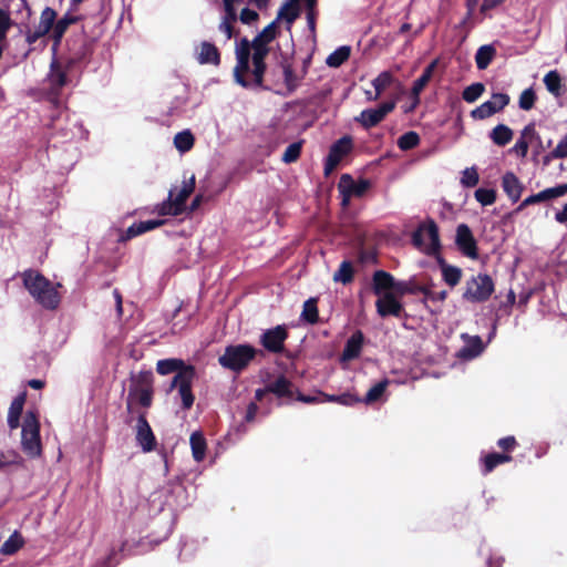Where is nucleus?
Wrapping results in <instances>:
<instances>
[{"mask_svg": "<svg viewBox=\"0 0 567 567\" xmlns=\"http://www.w3.org/2000/svg\"><path fill=\"white\" fill-rule=\"evenodd\" d=\"M72 70L68 63L58 56H52L49 72L43 81L42 95L56 110L65 104L64 89L71 84L69 72Z\"/></svg>", "mask_w": 567, "mask_h": 567, "instance_id": "f257e3e1", "label": "nucleus"}, {"mask_svg": "<svg viewBox=\"0 0 567 567\" xmlns=\"http://www.w3.org/2000/svg\"><path fill=\"white\" fill-rule=\"evenodd\" d=\"M22 281L24 288L28 290L30 296L43 309H58L61 302V296L58 291V287H61V284L54 285L41 272L33 270L24 271L22 276Z\"/></svg>", "mask_w": 567, "mask_h": 567, "instance_id": "f03ea898", "label": "nucleus"}, {"mask_svg": "<svg viewBox=\"0 0 567 567\" xmlns=\"http://www.w3.org/2000/svg\"><path fill=\"white\" fill-rule=\"evenodd\" d=\"M411 243L417 248L422 249L427 256L435 258L440 271L450 267L445 258L441 255V240L439 226L432 218H427L421 223L411 234Z\"/></svg>", "mask_w": 567, "mask_h": 567, "instance_id": "7ed1b4c3", "label": "nucleus"}, {"mask_svg": "<svg viewBox=\"0 0 567 567\" xmlns=\"http://www.w3.org/2000/svg\"><path fill=\"white\" fill-rule=\"evenodd\" d=\"M260 353H262L261 350L248 342L231 343L225 347L224 353L218 358V363L224 369L240 374Z\"/></svg>", "mask_w": 567, "mask_h": 567, "instance_id": "20e7f679", "label": "nucleus"}, {"mask_svg": "<svg viewBox=\"0 0 567 567\" xmlns=\"http://www.w3.org/2000/svg\"><path fill=\"white\" fill-rule=\"evenodd\" d=\"M254 52L250 53V72L244 73V80L247 85H240L248 90H269L264 84L265 74L267 71L266 56L269 53V48L265 43H256L252 41Z\"/></svg>", "mask_w": 567, "mask_h": 567, "instance_id": "39448f33", "label": "nucleus"}, {"mask_svg": "<svg viewBox=\"0 0 567 567\" xmlns=\"http://www.w3.org/2000/svg\"><path fill=\"white\" fill-rule=\"evenodd\" d=\"M494 290L493 278L487 274L480 272L466 280L462 298L471 303H482L491 298Z\"/></svg>", "mask_w": 567, "mask_h": 567, "instance_id": "423d86ee", "label": "nucleus"}, {"mask_svg": "<svg viewBox=\"0 0 567 567\" xmlns=\"http://www.w3.org/2000/svg\"><path fill=\"white\" fill-rule=\"evenodd\" d=\"M287 324H277L276 327L264 330L259 337V343L269 353L281 354L285 352V342L288 339Z\"/></svg>", "mask_w": 567, "mask_h": 567, "instance_id": "0eeeda50", "label": "nucleus"}, {"mask_svg": "<svg viewBox=\"0 0 567 567\" xmlns=\"http://www.w3.org/2000/svg\"><path fill=\"white\" fill-rule=\"evenodd\" d=\"M353 148V141L350 135H343L342 137L334 141L329 153L324 158L323 173L329 176L340 164V162L351 153Z\"/></svg>", "mask_w": 567, "mask_h": 567, "instance_id": "6e6552de", "label": "nucleus"}, {"mask_svg": "<svg viewBox=\"0 0 567 567\" xmlns=\"http://www.w3.org/2000/svg\"><path fill=\"white\" fill-rule=\"evenodd\" d=\"M163 494L165 496L164 505L172 512H176L189 505L187 491L178 476L168 481L163 488Z\"/></svg>", "mask_w": 567, "mask_h": 567, "instance_id": "1a4fd4ad", "label": "nucleus"}, {"mask_svg": "<svg viewBox=\"0 0 567 567\" xmlns=\"http://www.w3.org/2000/svg\"><path fill=\"white\" fill-rule=\"evenodd\" d=\"M250 48H252V40L249 41L246 37L241 38L236 44V66L233 73L234 81L238 85H247L244 73L250 72Z\"/></svg>", "mask_w": 567, "mask_h": 567, "instance_id": "9d476101", "label": "nucleus"}, {"mask_svg": "<svg viewBox=\"0 0 567 567\" xmlns=\"http://www.w3.org/2000/svg\"><path fill=\"white\" fill-rule=\"evenodd\" d=\"M394 109V101H384L375 107L364 109L358 116L354 117V121L358 122L363 128L369 130L380 124Z\"/></svg>", "mask_w": 567, "mask_h": 567, "instance_id": "9b49d317", "label": "nucleus"}, {"mask_svg": "<svg viewBox=\"0 0 567 567\" xmlns=\"http://www.w3.org/2000/svg\"><path fill=\"white\" fill-rule=\"evenodd\" d=\"M455 245L464 256L471 259L478 258L477 241L467 224L457 225Z\"/></svg>", "mask_w": 567, "mask_h": 567, "instance_id": "f8f14e48", "label": "nucleus"}, {"mask_svg": "<svg viewBox=\"0 0 567 567\" xmlns=\"http://www.w3.org/2000/svg\"><path fill=\"white\" fill-rule=\"evenodd\" d=\"M377 313L381 318H401L405 315L404 303L396 293L381 296L375 301Z\"/></svg>", "mask_w": 567, "mask_h": 567, "instance_id": "ddd939ff", "label": "nucleus"}, {"mask_svg": "<svg viewBox=\"0 0 567 567\" xmlns=\"http://www.w3.org/2000/svg\"><path fill=\"white\" fill-rule=\"evenodd\" d=\"M135 440L144 453H150L156 449L155 434L144 413L137 416Z\"/></svg>", "mask_w": 567, "mask_h": 567, "instance_id": "4468645a", "label": "nucleus"}, {"mask_svg": "<svg viewBox=\"0 0 567 567\" xmlns=\"http://www.w3.org/2000/svg\"><path fill=\"white\" fill-rule=\"evenodd\" d=\"M461 339L464 342V346L456 352V358L460 360H473L480 357L486 348V343H484L482 338L477 334L472 336L463 332L461 334Z\"/></svg>", "mask_w": 567, "mask_h": 567, "instance_id": "2eb2a0df", "label": "nucleus"}, {"mask_svg": "<svg viewBox=\"0 0 567 567\" xmlns=\"http://www.w3.org/2000/svg\"><path fill=\"white\" fill-rule=\"evenodd\" d=\"M492 99H498L499 105H496V103H494L492 101H486V102L482 103L480 106H477L476 109L472 110L471 116L474 120H485V118L498 113L503 109H505L509 104V101H511L509 95L507 93H503V92L493 93Z\"/></svg>", "mask_w": 567, "mask_h": 567, "instance_id": "dca6fc26", "label": "nucleus"}, {"mask_svg": "<svg viewBox=\"0 0 567 567\" xmlns=\"http://www.w3.org/2000/svg\"><path fill=\"white\" fill-rule=\"evenodd\" d=\"M396 279L390 272L378 269L373 272L371 279V289L378 298L388 293H395Z\"/></svg>", "mask_w": 567, "mask_h": 567, "instance_id": "f3484780", "label": "nucleus"}, {"mask_svg": "<svg viewBox=\"0 0 567 567\" xmlns=\"http://www.w3.org/2000/svg\"><path fill=\"white\" fill-rule=\"evenodd\" d=\"M365 336L361 330H355L346 341L340 354V362L346 363L358 359L365 343Z\"/></svg>", "mask_w": 567, "mask_h": 567, "instance_id": "a211bd4d", "label": "nucleus"}, {"mask_svg": "<svg viewBox=\"0 0 567 567\" xmlns=\"http://www.w3.org/2000/svg\"><path fill=\"white\" fill-rule=\"evenodd\" d=\"M371 187L368 178H359L355 181L350 174L346 173L340 176L338 190L347 192L351 196L362 197Z\"/></svg>", "mask_w": 567, "mask_h": 567, "instance_id": "6ab92c4d", "label": "nucleus"}, {"mask_svg": "<svg viewBox=\"0 0 567 567\" xmlns=\"http://www.w3.org/2000/svg\"><path fill=\"white\" fill-rule=\"evenodd\" d=\"M567 194V183L557 184L553 187L545 188L536 194L526 197V204H539L556 199Z\"/></svg>", "mask_w": 567, "mask_h": 567, "instance_id": "aec40b11", "label": "nucleus"}, {"mask_svg": "<svg viewBox=\"0 0 567 567\" xmlns=\"http://www.w3.org/2000/svg\"><path fill=\"white\" fill-rule=\"evenodd\" d=\"M502 187L504 193L513 203H517L524 190V185L518 177L511 171L502 176Z\"/></svg>", "mask_w": 567, "mask_h": 567, "instance_id": "412c9836", "label": "nucleus"}, {"mask_svg": "<svg viewBox=\"0 0 567 567\" xmlns=\"http://www.w3.org/2000/svg\"><path fill=\"white\" fill-rule=\"evenodd\" d=\"M267 390L278 399L291 400L293 395L292 382L285 374H279L274 381L268 382Z\"/></svg>", "mask_w": 567, "mask_h": 567, "instance_id": "4be33fe9", "label": "nucleus"}, {"mask_svg": "<svg viewBox=\"0 0 567 567\" xmlns=\"http://www.w3.org/2000/svg\"><path fill=\"white\" fill-rule=\"evenodd\" d=\"M391 383V380L388 378H383L377 383H374L365 393L363 398H360L361 403H364L367 405H372L377 402H384L386 401V389L389 384Z\"/></svg>", "mask_w": 567, "mask_h": 567, "instance_id": "5701e85b", "label": "nucleus"}, {"mask_svg": "<svg viewBox=\"0 0 567 567\" xmlns=\"http://www.w3.org/2000/svg\"><path fill=\"white\" fill-rule=\"evenodd\" d=\"M21 445L29 457L34 458L40 456L42 452L40 431H21Z\"/></svg>", "mask_w": 567, "mask_h": 567, "instance_id": "b1692460", "label": "nucleus"}, {"mask_svg": "<svg viewBox=\"0 0 567 567\" xmlns=\"http://www.w3.org/2000/svg\"><path fill=\"white\" fill-rule=\"evenodd\" d=\"M164 220L163 219H147V220H140V221H136V223H133L125 231L124 236L122 237V239L124 240H128V239H132L136 236H140L144 233H147L150 230H153V229H156L158 227H161L162 225H164Z\"/></svg>", "mask_w": 567, "mask_h": 567, "instance_id": "393cba45", "label": "nucleus"}, {"mask_svg": "<svg viewBox=\"0 0 567 567\" xmlns=\"http://www.w3.org/2000/svg\"><path fill=\"white\" fill-rule=\"evenodd\" d=\"M440 64V58L432 60L423 70L422 74L413 82L411 87L412 95H421L422 91L432 80L434 72Z\"/></svg>", "mask_w": 567, "mask_h": 567, "instance_id": "a878e982", "label": "nucleus"}, {"mask_svg": "<svg viewBox=\"0 0 567 567\" xmlns=\"http://www.w3.org/2000/svg\"><path fill=\"white\" fill-rule=\"evenodd\" d=\"M197 61L199 64L219 65L220 52L214 43L209 41H203L200 43V50L197 54Z\"/></svg>", "mask_w": 567, "mask_h": 567, "instance_id": "bb28decb", "label": "nucleus"}, {"mask_svg": "<svg viewBox=\"0 0 567 567\" xmlns=\"http://www.w3.org/2000/svg\"><path fill=\"white\" fill-rule=\"evenodd\" d=\"M153 388H130L127 395V410H132V400H136L142 406L150 408L153 401Z\"/></svg>", "mask_w": 567, "mask_h": 567, "instance_id": "cd10ccee", "label": "nucleus"}, {"mask_svg": "<svg viewBox=\"0 0 567 567\" xmlns=\"http://www.w3.org/2000/svg\"><path fill=\"white\" fill-rule=\"evenodd\" d=\"M25 392L19 394L14 398V400L11 402V405L9 408L8 412V426L13 430L18 429L20 426V417L23 411L24 402H25Z\"/></svg>", "mask_w": 567, "mask_h": 567, "instance_id": "c85d7f7f", "label": "nucleus"}, {"mask_svg": "<svg viewBox=\"0 0 567 567\" xmlns=\"http://www.w3.org/2000/svg\"><path fill=\"white\" fill-rule=\"evenodd\" d=\"M543 82L547 89V91L553 94L555 97H560L565 93V85L563 83V78L557 70L548 71Z\"/></svg>", "mask_w": 567, "mask_h": 567, "instance_id": "c756f323", "label": "nucleus"}, {"mask_svg": "<svg viewBox=\"0 0 567 567\" xmlns=\"http://www.w3.org/2000/svg\"><path fill=\"white\" fill-rule=\"evenodd\" d=\"M298 0H287L281 7L280 9L278 10V13H277V18L275 20H277V23L280 21V20H284L286 23H287V28L290 29V27L292 25V23L300 17L301 14V9L296 6L293 8H290L292 6V3H297Z\"/></svg>", "mask_w": 567, "mask_h": 567, "instance_id": "7c9ffc66", "label": "nucleus"}, {"mask_svg": "<svg viewBox=\"0 0 567 567\" xmlns=\"http://www.w3.org/2000/svg\"><path fill=\"white\" fill-rule=\"evenodd\" d=\"M189 444L193 458L202 462L206 457L207 442L202 431H195L190 434Z\"/></svg>", "mask_w": 567, "mask_h": 567, "instance_id": "2f4dec72", "label": "nucleus"}, {"mask_svg": "<svg viewBox=\"0 0 567 567\" xmlns=\"http://www.w3.org/2000/svg\"><path fill=\"white\" fill-rule=\"evenodd\" d=\"M93 52V43L90 40H84L80 47L68 58L64 62L72 69L81 63H86Z\"/></svg>", "mask_w": 567, "mask_h": 567, "instance_id": "473e14b6", "label": "nucleus"}, {"mask_svg": "<svg viewBox=\"0 0 567 567\" xmlns=\"http://www.w3.org/2000/svg\"><path fill=\"white\" fill-rule=\"evenodd\" d=\"M488 136L495 145L503 147L512 141L514 132L506 124L499 123L489 132Z\"/></svg>", "mask_w": 567, "mask_h": 567, "instance_id": "72a5a7b5", "label": "nucleus"}, {"mask_svg": "<svg viewBox=\"0 0 567 567\" xmlns=\"http://www.w3.org/2000/svg\"><path fill=\"white\" fill-rule=\"evenodd\" d=\"M496 55V48L494 44H483L475 53V63L478 70H485L491 64Z\"/></svg>", "mask_w": 567, "mask_h": 567, "instance_id": "f704fd0d", "label": "nucleus"}, {"mask_svg": "<svg viewBox=\"0 0 567 567\" xmlns=\"http://www.w3.org/2000/svg\"><path fill=\"white\" fill-rule=\"evenodd\" d=\"M351 55V47L350 45H340L333 52H331L327 59L326 64L329 68H340L344 62L349 60Z\"/></svg>", "mask_w": 567, "mask_h": 567, "instance_id": "c9c22d12", "label": "nucleus"}, {"mask_svg": "<svg viewBox=\"0 0 567 567\" xmlns=\"http://www.w3.org/2000/svg\"><path fill=\"white\" fill-rule=\"evenodd\" d=\"M280 65L282 69L284 82H285L286 89L288 91V94H291L297 90V87L299 86V84L303 78H301V75H297L295 73L291 64L288 63L287 61H282L280 63Z\"/></svg>", "mask_w": 567, "mask_h": 567, "instance_id": "e433bc0d", "label": "nucleus"}, {"mask_svg": "<svg viewBox=\"0 0 567 567\" xmlns=\"http://www.w3.org/2000/svg\"><path fill=\"white\" fill-rule=\"evenodd\" d=\"M176 205H177V202L174 198V189H171L168 192L167 199H165L163 203L157 205L156 212L161 216H166V215L178 216V215L185 213L183 207H177Z\"/></svg>", "mask_w": 567, "mask_h": 567, "instance_id": "4c0bfd02", "label": "nucleus"}, {"mask_svg": "<svg viewBox=\"0 0 567 567\" xmlns=\"http://www.w3.org/2000/svg\"><path fill=\"white\" fill-rule=\"evenodd\" d=\"M300 319L308 324H315L318 322L319 311L317 298L311 297L303 302Z\"/></svg>", "mask_w": 567, "mask_h": 567, "instance_id": "58836bf2", "label": "nucleus"}, {"mask_svg": "<svg viewBox=\"0 0 567 567\" xmlns=\"http://www.w3.org/2000/svg\"><path fill=\"white\" fill-rule=\"evenodd\" d=\"M186 362L179 358H166L158 360L156 363V371L161 375H168L171 373H176L181 370Z\"/></svg>", "mask_w": 567, "mask_h": 567, "instance_id": "ea45409f", "label": "nucleus"}, {"mask_svg": "<svg viewBox=\"0 0 567 567\" xmlns=\"http://www.w3.org/2000/svg\"><path fill=\"white\" fill-rule=\"evenodd\" d=\"M354 268L350 260H343L338 270L333 274V280L342 285H349L353 281Z\"/></svg>", "mask_w": 567, "mask_h": 567, "instance_id": "a19ab883", "label": "nucleus"}, {"mask_svg": "<svg viewBox=\"0 0 567 567\" xmlns=\"http://www.w3.org/2000/svg\"><path fill=\"white\" fill-rule=\"evenodd\" d=\"M394 83V76L390 71H382L377 78H374L371 82L374 87L373 99H379L382 92Z\"/></svg>", "mask_w": 567, "mask_h": 567, "instance_id": "79ce46f5", "label": "nucleus"}, {"mask_svg": "<svg viewBox=\"0 0 567 567\" xmlns=\"http://www.w3.org/2000/svg\"><path fill=\"white\" fill-rule=\"evenodd\" d=\"M195 137L189 130L178 132L174 136V146L181 153H186L194 146Z\"/></svg>", "mask_w": 567, "mask_h": 567, "instance_id": "37998d69", "label": "nucleus"}, {"mask_svg": "<svg viewBox=\"0 0 567 567\" xmlns=\"http://www.w3.org/2000/svg\"><path fill=\"white\" fill-rule=\"evenodd\" d=\"M195 189V176L192 175L188 181L183 182L182 188L178 190L177 194L174 193V198L177 202V207H183L184 210H187L186 200L190 196V194Z\"/></svg>", "mask_w": 567, "mask_h": 567, "instance_id": "c03bdc74", "label": "nucleus"}, {"mask_svg": "<svg viewBox=\"0 0 567 567\" xmlns=\"http://www.w3.org/2000/svg\"><path fill=\"white\" fill-rule=\"evenodd\" d=\"M324 402L338 403L344 406H353L361 403L360 396L347 391L340 394L324 393Z\"/></svg>", "mask_w": 567, "mask_h": 567, "instance_id": "a18cd8bd", "label": "nucleus"}, {"mask_svg": "<svg viewBox=\"0 0 567 567\" xmlns=\"http://www.w3.org/2000/svg\"><path fill=\"white\" fill-rule=\"evenodd\" d=\"M24 544L22 535L14 530L9 538L1 545L0 551L3 555L16 554Z\"/></svg>", "mask_w": 567, "mask_h": 567, "instance_id": "49530a36", "label": "nucleus"}, {"mask_svg": "<svg viewBox=\"0 0 567 567\" xmlns=\"http://www.w3.org/2000/svg\"><path fill=\"white\" fill-rule=\"evenodd\" d=\"M56 18V11L51 7H45L41 12L38 28L49 34L50 31L55 27Z\"/></svg>", "mask_w": 567, "mask_h": 567, "instance_id": "de8ad7c7", "label": "nucleus"}, {"mask_svg": "<svg viewBox=\"0 0 567 567\" xmlns=\"http://www.w3.org/2000/svg\"><path fill=\"white\" fill-rule=\"evenodd\" d=\"M196 377V369L193 364L186 363L181 370L175 373V382L178 384V389L186 385H193V381Z\"/></svg>", "mask_w": 567, "mask_h": 567, "instance_id": "09e8293b", "label": "nucleus"}, {"mask_svg": "<svg viewBox=\"0 0 567 567\" xmlns=\"http://www.w3.org/2000/svg\"><path fill=\"white\" fill-rule=\"evenodd\" d=\"M423 291V285L413 282V281H405V280H398L395 284V293L402 298L404 295H416L422 293Z\"/></svg>", "mask_w": 567, "mask_h": 567, "instance_id": "8fccbe9b", "label": "nucleus"}, {"mask_svg": "<svg viewBox=\"0 0 567 567\" xmlns=\"http://www.w3.org/2000/svg\"><path fill=\"white\" fill-rule=\"evenodd\" d=\"M420 135L415 131H408L398 138V147L401 151H410L419 146Z\"/></svg>", "mask_w": 567, "mask_h": 567, "instance_id": "3c124183", "label": "nucleus"}, {"mask_svg": "<svg viewBox=\"0 0 567 567\" xmlns=\"http://www.w3.org/2000/svg\"><path fill=\"white\" fill-rule=\"evenodd\" d=\"M463 271L460 267L451 265L441 271L442 280L451 288L457 286L462 279Z\"/></svg>", "mask_w": 567, "mask_h": 567, "instance_id": "603ef678", "label": "nucleus"}, {"mask_svg": "<svg viewBox=\"0 0 567 567\" xmlns=\"http://www.w3.org/2000/svg\"><path fill=\"white\" fill-rule=\"evenodd\" d=\"M154 374L151 370H142L137 374H131L130 388H153Z\"/></svg>", "mask_w": 567, "mask_h": 567, "instance_id": "864d4df0", "label": "nucleus"}, {"mask_svg": "<svg viewBox=\"0 0 567 567\" xmlns=\"http://www.w3.org/2000/svg\"><path fill=\"white\" fill-rule=\"evenodd\" d=\"M485 91V85L482 82H475L467 85L463 92L462 97L467 103L476 102Z\"/></svg>", "mask_w": 567, "mask_h": 567, "instance_id": "5fc2aeb1", "label": "nucleus"}, {"mask_svg": "<svg viewBox=\"0 0 567 567\" xmlns=\"http://www.w3.org/2000/svg\"><path fill=\"white\" fill-rule=\"evenodd\" d=\"M277 35V20L271 21L268 25H266L254 39L252 41L256 43H265L268 47V43L271 42Z\"/></svg>", "mask_w": 567, "mask_h": 567, "instance_id": "6e6d98bb", "label": "nucleus"}, {"mask_svg": "<svg viewBox=\"0 0 567 567\" xmlns=\"http://www.w3.org/2000/svg\"><path fill=\"white\" fill-rule=\"evenodd\" d=\"M474 197L482 206H489L495 203L497 193L494 188L478 187L474 193Z\"/></svg>", "mask_w": 567, "mask_h": 567, "instance_id": "4d7b16f0", "label": "nucleus"}, {"mask_svg": "<svg viewBox=\"0 0 567 567\" xmlns=\"http://www.w3.org/2000/svg\"><path fill=\"white\" fill-rule=\"evenodd\" d=\"M302 143V141H297L289 144L281 156V161L285 164H291L297 162L301 155Z\"/></svg>", "mask_w": 567, "mask_h": 567, "instance_id": "13d9d810", "label": "nucleus"}, {"mask_svg": "<svg viewBox=\"0 0 567 567\" xmlns=\"http://www.w3.org/2000/svg\"><path fill=\"white\" fill-rule=\"evenodd\" d=\"M73 12L74 11H70L69 8L68 11L60 19L56 18L54 28L65 33L71 24H75L83 19V16H75L73 14Z\"/></svg>", "mask_w": 567, "mask_h": 567, "instance_id": "bf43d9fd", "label": "nucleus"}, {"mask_svg": "<svg viewBox=\"0 0 567 567\" xmlns=\"http://www.w3.org/2000/svg\"><path fill=\"white\" fill-rule=\"evenodd\" d=\"M536 100V92L533 86H529L520 93L518 106L523 111H529L534 107Z\"/></svg>", "mask_w": 567, "mask_h": 567, "instance_id": "052dcab7", "label": "nucleus"}, {"mask_svg": "<svg viewBox=\"0 0 567 567\" xmlns=\"http://www.w3.org/2000/svg\"><path fill=\"white\" fill-rule=\"evenodd\" d=\"M480 182V175L475 166L466 167L462 172L461 185L464 188L475 187Z\"/></svg>", "mask_w": 567, "mask_h": 567, "instance_id": "680f3d73", "label": "nucleus"}, {"mask_svg": "<svg viewBox=\"0 0 567 567\" xmlns=\"http://www.w3.org/2000/svg\"><path fill=\"white\" fill-rule=\"evenodd\" d=\"M178 395L182 401V409L187 411L189 410L195 401V395L193 393V385H186L178 389Z\"/></svg>", "mask_w": 567, "mask_h": 567, "instance_id": "e2e57ef3", "label": "nucleus"}, {"mask_svg": "<svg viewBox=\"0 0 567 567\" xmlns=\"http://www.w3.org/2000/svg\"><path fill=\"white\" fill-rule=\"evenodd\" d=\"M259 411V406L255 401H251L246 409L244 421L237 426V432L245 433L247 431L246 423L254 422Z\"/></svg>", "mask_w": 567, "mask_h": 567, "instance_id": "0e129e2a", "label": "nucleus"}, {"mask_svg": "<svg viewBox=\"0 0 567 567\" xmlns=\"http://www.w3.org/2000/svg\"><path fill=\"white\" fill-rule=\"evenodd\" d=\"M29 431H40V423L37 411L28 410L24 415L22 423V432Z\"/></svg>", "mask_w": 567, "mask_h": 567, "instance_id": "69168bd1", "label": "nucleus"}, {"mask_svg": "<svg viewBox=\"0 0 567 567\" xmlns=\"http://www.w3.org/2000/svg\"><path fill=\"white\" fill-rule=\"evenodd\" d=\"M483 463L482 474L487 475L493 472L499 464L497 452H491L481 457Z\"/></svg>", "mask_w": 567, "mask_h": 567, "instance_id": "338daca9", "label": "nucleus"}, {"mask_svg": "<svg viewBox=\"0 0 567 567\" xmlns=\"http://www.w3.org/2000/svg\"><path fill=\"white\" fill-rule=\"evenodd\" d=\"M297 401L306 403V404H319L324 403V392L318 390L313 394H305L298 392Z\"/></svg>", "mask_w": 567, "mask_h": 567, "instance_id": "774afa93", "label": "nucleus"}]
</instances>
